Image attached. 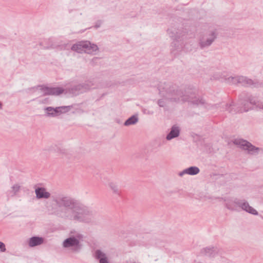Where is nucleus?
Returning a JSON list of instances; mask_svg holds the SVG:
<instances>
[{"label":"nucleus","mask_w":263,"mask_h":263,"mask_svg":"<svg viewBox=\"0 0 263 263\" xmlns=\"http://www.w3.org/2000/svg\"><path fill=\"white\" fill-rule=\"evenodd\" d=\"M95 257L99 263H109V260L106 255L100 250H97L95 252Z\"/></svg>","instance_id":"4468645a"},{"label":"nucleus","mask_w":263,"mask_h":263,"mask_svg":"<svg viewBox=\"0 0 263 263\" xmlns=\"http://www.w3.org/2000/svg\"><path fill=\"white\" fill-rule=\"evenodd\" d=\"M21 189V186L18 184H15L11 187V190L7 192L8 197H14L16 196Z\"/></svg>","instance_id":"6ab92c4d"},{"label":"nucleus","mask_w":263,"mask_h":263,"mask_svg":"<svg viewBox=\"0 0 263 263\" xmlns=\"http://www.w3.org/2000/svg\"><path fill=\"white\" fill-rule=\"evenodd\" d=\"M44 239L42 237L33 236L29 238L28 245L30 247H34L44 243Z\"/></svg>","instance_id":"2eb2a0df"},{"label":"nucleus","mask_w":263,"mask_h":263,"mask_svg":"<svg viewBox=\"0 0 263 263\" xmlns=\"http://www.w3.org/2000/svg\"><path fill=\"white\" fill-rule=\"evenodd\" d=\"M180 128L176 125H173L170 133L166 135V139L167 140H171L172 139L176 138L179 136L180 134Z\"/></svg>","instance_id":"dca6fc26"},{"label":"nucleus","mask_w":263,"mask_h":263,"mask_svg":"<svg viewBox=\"0 0 263 263\" xmlns=\"http://www.w3.org/2000/svg\"><path fill=\"white\" fill-rule=\"evenodd\" d=\"M138 121V115L135 114L133 115V125L135 124Z\"/></svg>","instance_id":"c756f323"},{"label":"nucleus","mask_w":263,"mask_h":263,"mask_svg":"<svg viewBox=\"0 0 263 263\" xmlns=\"http://www.w3.org/2000/svg\"><path fill=\"white\" fill-rule=\"evenodd\" d=\"M130 125H132V116L129 117L124 123V125L125 126H128Z\"/></svg>","instance_id":"c85d7f7f"},{"label":"nucleus","mask_w":263,"mask_h":263,"mask_svg":"<svg viewBox=\"0 0 263 263\" xmlns=\"http://www.w3.org/2000/svg\"><path fill=\"white\" fill-rule=\"evenodd\" d=\"M100 26V24H96V25H95V27L96 28H99Z\"/></svg>","instance_id":"473e14b6"},{"label":"nucleus","mask_w":263,"mask_h":263,"mask_svg":"<svg viewBox=\"0 0 263 263\" xmlns=\"http://www.w3.org/2000/svg\"><path fill=\"white\" fill-rule=\"evenodd\" d=\"M133 263H141V262H133Z\"/></svg>","instance_id":"4c0bfd02"},{"label":"nucleus","mask_w":263,"mask_h":263,"mask_svg":"<svg viewBox=\"0 0 263 263\" xmlns=\"http://www.w3.org/2000/svg\"><path fill=\"white\" fill-rule=\"evenodd\" d=\"M238 106H236L234 102L227 104L226 110L232 114L247 112L253 109V105H256L257 107L263 109V103L257 100V99L249 93L243 91L238 96Z\"/></svg>","instance_id":"7ed1b4c3"},{"label":"nucleus","mask_w":263,"mask_h":263,"mask_svg":"<svg viewBox=\"0 0 263 263\" xmlns=\"http://www.w3.org/2000/svg\"><path fill=\"white\" fill-rule=\"evenodd\" d=\"M70 108V106H62L55 108L47 107L45 110L47 111V116L56 117L62 114L67 112Z\"/></svg>","instance_id":"6e6552de"},{"label":"nucleus","mask_w":263,"mask_h":263,"mask_svg":"<svg viewBox=\"0 0 263 263\" xmlns=\"http://www.w3.org/2000/svg\"><path fill=\"white\" fill-rule=\"evenodd\" d=\"M217 37V34L214 31H212L210 34L209 37L204 40L203 37L199 40V46L202 49L209 47Z\"/></svg>","instance_id":"9b49d317"},{"label":"nucleus","mask_w":263,"mask_h":263,"mask_svg":"<svg viewBox=\"0 0 263 263\" xmlns=\"http://www.w3.org/2000/svg\"><path fill=\"white\" fill-rule=\"evenodd\" d=\"M221 78L224 79L226 82L228 83L229 84H239L238 81L237 80V79L239 78V76L237 77H232L230 76L228 78H225L224 76L221 77Z\"/></svg>","instance_id":"412c9836"},{"label":"nucleus","mask_w":263,"mask_h":263,"mask_svg":"<svg viewBox=\"0 0 263 263\" xmlns=\"http://www.w3.org/2000/svg\"><path fill=\"white\" fill-rule=\"evenodd\" d=\"M109 186L111 188V189L112 190L113 192L115 194L120 195V191L119 190L117 185H116L113 182H110L109 184Z\"/></svg>","instance_id":"b1692460"},{"label":"nucleus","mask_w":263,"mask_h":263,"mask_svg":"<svg viewBox=\"0 0 263 263\" xmlns=\"http://www.w3.org/2000/svg\"><path fill=\"white\" fill-rule=\"evenodd\" d=\"M157 104L160 107H164L166 106V102L163 99H159L157 101Z\"/></svg>","instance_id":"a878e982"},{"label":"nucleus","mask_w":263,"mask_h":263,"mask_svg":"<svg viewBox=\"0 0 263 263\" xmlns=\"http://www.w3.org/2000/svg\"><path fill=\"white\" fill-rule=\"evenodd\" d=\"M188 170H189V169H188V168H186V169L184 170L183 171H182V172H180V173H179V176H181H181H182L184 174H189V171H188Z\"/></svg>","instance_id":"7c9ffc66"},{"label":"nucleus","mask_w":263,"mask_h":263,"mask_svg":"<svg viewBox=\"0 0 263 263\" xmlns=\"http://www.w3.org/2000/svg\"><path fill=\"white\" fill-rule=\"evenodd\" d=\"M158 89L159 95L171 102H188L197 106L205 104V100L197 96V90L192 87H188L183 91L171 83L160 82Z\"/></svg>","instance_id":"f03ea898"},{"label":"nucleus","mask_w":263,"mask_h":263,"mask_svg":"<svg viewBox=\"0 0 263 263\" xmlns=\"http://www.w3.org/2000/svg\"><path fill=\"white\" fill-rule=\"evenodd\" d=\"M40 88V90L44 93L43 96L53 95L58 96L63 93L64 89L61 87H51L45 86L44 85H39L36 86L31 87V89H38Z\"/></svg>","instance_id":"0eeeda50"},{"label":"nucleus","mask_w":263,"mask_h":263,"mask_svg":"<svg viewBox=\"0 0 263 263\" xmlns=\"http://www.w3.org/2000/svg\"><path fill=\"white\" fill-rule=\"evenodd\" d=\"M52 45H51H51H50V44H49L47 46H45V47H44V49H48V48H49L51 47H52Z\"/></svg>","instance_id":"2f4dec72"},{"label":"nucleus","mask_w":263,"mask_h":263,"mask_svg":"<svg viewBox=\"0 0 263 263\" xmlns=\"http://www.w3.org/2000/svg\"><path fill=\"white\" fill-rule=\"evenodd\" d=\"M233 202L235 205H237L240 207L242 210L246 212L254 215H257L258 214V212L254 209L251 206L249 203L245 200H241L237 198H235L233 200Z\"/></svg>","instance_id":"1a4fd4ad"},{"label":"nucleus","mask_w":263,"mask_h":263,"mask_svg":"<svg viewBox=\"0 0 263 263\" xmlns=\"http://www.w3.org/2000/svg\"><path fill=\"white\" fill-rule=\"evenodd\" d=\"M69 92L74 96L83 93L80 84L72 86L69 89Z\"/></svg>","instance_id":"aec40b11"},{"label":"nucleus","mask_w":263,"mask_h":263,"mask_svg":"<svg viewBox=\"0 0 263 263\" xmlns=\"http://www.w3.org/2000/svg\"><path fill=\"white\" fill-rule=\"evenodd\" d=\"M58 152L59 153H60V154H61L65 155L66 156H68V154H69L67 150H66L65 149H63V148H59L58 149Z\"/></svg>","instance_id":"bb28decb"},{"label":"nucleus","mask_w":263,"mask_h":263,"mask_svg":"<svg viewBox=\"0 0 263 263\" xmlns=\"http://www.w3.org/2000/svg\"><path fill=\"white\" fill-rule=\"evenodd\" d=\"M214 79H219V77H216V78L214 77Z\"/></svg>","instance_id":"e433bc0d"},{"label":"nucleus","mask_w":263,"mask_h":263,"mask_svg":"<svg viewBox=\"0 0 263 263\" xmlns=\"http://www.w3.org/2000/svg\"><path fill=\"white\" fill-rule=\"evenodd\" d=\"M239 84H241L244 86H253V87L259 88L263 87V82H259L256 80L253 81L251 79H249L246 77L239 76L237 79Z\"/></svg>","instance_id":"9d476101"},{"label":"nucleus","mask_w":263,"mask_h":263,"mask_svg":"<svg viewBox=\"0 0 263 263\" xmlns=\"http://www.w3.org/2000/svg\"><path fill=\"white\" fill-rule=\"evenodd\" d=\"M116 121L117 122H118V123H120V121L118 119H116Z\"/></svg>","instance_id":"c9c22d12"},{"label":"nucleus","mask_w":263,"mask_h":263,"mask_svg":"<svg viewBox=\"0 0 263 263\" xmlns=\"http://www.w3.org/2000/svg\"><path fill=\"white\" fill-rule=\"evenodd\" d=\"M0 251L2 252H5L6 251L5 243L2 241H0Z\"/></svg>","instance_id":"cd10ccee"},{"label":"nucleus","mask_w":263,"mask_h":263,"mask_svg":"<svg viewBox=\"0 0 263 263\" xmlns=\"http://www.w3.org/2000/svg\"><path fill=\"white\" fill-rule=\"evenodd\" d=\"M226 207L230 210L233 211L236 210L235 204L234 203L233 201L227 202L226 203Z\"/></svg>","instance_id":"393cba45"},{"label":"nucleus","mask_w":263,"mask_h":263,"mask_svg":"<svg viewBox=\"0 0 263 263\" xmlns=\"http://www.w3.org/2000/svg\"><path fill=\"white\" fill-rule=\"evenodd\" d=\"M171 46L174 47L175 49H172L171 52H174L175 50H180L182 47L181 45H179V40H174V41L171 43Z\"/></svg>","instance_id":"4be33fe9"},{"label":"nucleus","mask_w":263,"mask_h":263,"mask_svg":"<svg viewBox=\"0 0 263 263\" xmlns=\"http://www.w3.org/2000/svg\"><path fill=\"white\" fill-rule=\"evenodd\" d=\"M233 143L239 146L242 150L246 151L247 153L249 155H256L258 154L260 150L259 147H256L250 142L242 139H235L233 141Z\"/></svg>","instance_id":"423d86ee"},{"label":"nucleus","mask_w":263,"mask_h":263,"mask_svg":"<svg viewBox=\"0 0 263 263\" xmlns=\"http://www.w3.org/2000/svg\"><path fill=\"white\" fill-rule=\"evenodd\" d=\"M51 198L52 202L47 207L52 214L57 216L87 223L95 221L93 212L75 198L62 194H55Z\"/></svg>","instance_id":"f257e3e1"},{"label":"nucleus","mask_w":263,"mask_h":263,"mask_svg":"<svg viewBox=\"0 0 263 263\" xmlns=\"http://www.w3.org/2000/svg\"><path fill=\"white\" fill-rule=\"evenodd\" d=\"M45 42V41H44V42H40V45L41 46H43V45L44 44Z\"/></svg>","instance_id":"f704fd0d"},{"label":"nucleus","mask_w":263,"mask_h":263,"mask_svg":"<svg viewBox=\"0 0 263 263\" xmlns=\"http://www.w3.org/2000/svg\"><path fill=\"white\" fill-rule=\"evenodd\" d=\"M37 199H48L50 197V193L47 192L45 188L37 187L35 190Z\"/></svg>","instance_id":"ddd939ff"},{"label":"nucleus","mask_w":263,"mask_h":263,"mask_svg":"<svg viewBox=\"0 0 263 263\" xmlns=\"http://www.w3.org/2000/svg\"><path fill=\"white\" fill-rule=\"evenodd\" d=\"M83 238V235L80 234L71 236L64 240L63 247L65 248H70L73 252H79L82 247L80 240H82Z\"/></svg>","instance_id":"20e7f679"},{"label":"nucleus","mask_w":263,"mask_h":263,"mask_svg":"<svg viewBox=\"0 0 263 263\" xmlns=\"http://www.w3.org/2000/svg\"><path fill=\"white\" fill-rule=\"evenodd\" d=\"M71 49L78 53H82L84 51L88 54H91L98 51L99 48L97 45L91 44L89 41H82L73 44Z\"/></svg>","instance_id":"39448f33"},{"label":"nucleus","mask_w":263,"mask_h":263,"mask_svg":"<svg viewBox=\"0 0 263 263\" xmlns=\"http://www.w3.org/2000/svg\"><path fill=\"white\" fill-rule=\"evenodd\" d=\"M3 108V103L0 101V109H2Z\"/></svg>","instance_id":"72a5a7b5"},{"label":"nucleus","mask_w":263,"mask_h":263,"mask_svg":"<svg viewBox=\"0 0 263 263\" xmlns=\"http://www.w3.org/2000/svg\"><path fill=\"white\" fill-rule=\"evenodd\" d=\"M188 169L189 175H195L200 172L199 168L197 166H190L188 167Z\"/></svg>","instance_id":"5701e85b"},{"label":"nucleus","mask_w":263,"mask_h":263,"mask_svg":"<svg viewBox=\"0 0 263 263\" xmlns=\"http://www.w3.org/2000/svg\"><path fill=\"white\" fill-rule=\"evenodd\" d=\"M219 250L216 247L209 246L202 248L200 252L201 255L214 258L219 253Z\"/></svg>","instance_id":"f8f14e48"},{"label":"nucleus","mask_w":263,"mask_h":263,"mask_svg":"<svg viewBox=\"0 0 263 263\" xmlns=\"http://www.w3.org/2000/svg\"><path fill=\"white\" fill-rule=\"evenodd\" d=\"M167 33L174 40H183L184 39V34L180 33V31H173L171 29L167 30Z\"/></svg>","instance_id":"a211bd4d"},{"label":"nucleus","mask_w":263,"mask_h":263,"mask_svg":"<svg viewBox=\"0 0 263 263\" xmlns=\"http://www.w3.org/2000/svg\"><path fill=\"white\" fill-rule=\"evenodd\" d=\"M80 85L83 93L97 87L93 81L90 80L86 81L84 83L80 84Z\"/></svg>","instance_id":"f3484780"}]
</instances>
